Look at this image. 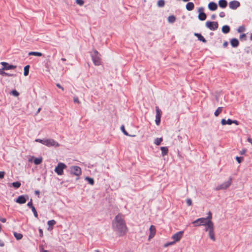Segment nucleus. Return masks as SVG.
<instances>
[{"label":"nucleus","instance_id":"nucleus-15","mask_svg":"<svg viewBox=\"0 0 252 252\" xmlns=\"http://www.w3.org/2000/svg\"><path fill=\"white\" fill-rule=\"evenodd\" d=\"M149 230L150 234L149 236V239L150 240L151 238H153L156 234V229L155 226L152 225L150 227Z\"/></svg>","mask_w":252,"mask_h":252},{"label":"nucleus","instance_id":"nucleus-44","mask_svg":"<svg viewBox=\"0 0 252 252\" xmlns=\"http://www.w3.org/2000/svg\"><path fill=\"white\" fill-rule=\"evenodd\" d=\"M236 159L237 160V161L240 163L241 162L242 160L243 159V157H236Z\"/></svg>","mask_w":252,"mask_h":252},{"label":"nucleus","instance_id":"nucleus-47","mask_svg":"<svg viewBox=\"0 0 252 252\" xmlns=\"http://www.w3.org/2000/svg\"><path fill=\"white\" fill-rule=\"evenodd\" d=\"M155 122L156 125L158 126L160 123V118H156Z\"/></svg>","mask_w":252,"mask_h":252},{"label":"nucleus","instance_id":"nucleus-49","mask_svg":"<svg viewBox=\"0 0 252 252\" xmlns=\"http://www.w3.org/2000/svg\"><path fill=\"white\" fill-rule=\"evenodd\" d=\"M10 94H19V93L16 90H13L11 92Z\"/></svg>","mask_w":252,"mask_h":252},{"label":"nucleus","instance_id":"nucleus-5","mask_svg":"<svg viewBox=\"0 0 252 252\" xmlns=\"http://www.w3.org/2000/svg\"><path fill=\"white\" fill-rule=\"evenodd\" d=\"M67 167V166L63 162H59L55 167V172L58 175H62L63 174V170Z\"/></svg>","mask_w":252,"mask_h":252},{"label":"nucleus","instance_id":"nucleus-52","mask_svg":"<svg viewBox=\"0 0 252 252\" xmlns=\"http://www.w3.org/2000/svg\"><path fill=\"white\" fill-rule=\"evenodd\" d=\"M246 151H247L246 149H243L242 151H241L240 152V154L242 155H244L246 153Z\"/></svg>","mask_w":252,"mask_h":252},{"label":"nucleus","instance_id":"nucleus-63","mask_svg":"<svg viewBox=\"0 0 252 252\" xmlns=\"http://www.w3.org/2000/svg\"><path fill=\"white\" fill-rule=\"evenodd\" d=\"M57 87H58V88H61V89H62V90H63V88L61 87V86L60 84H57Z\"/></svg>","mask_w":252,"mask_h":252},{"label":"nucleus","instance_id":"nucleus-46","mask_svg":"<svg viewBox=\"0 0 252 252\" xmlns=\"http://www.w3.org/2000/svg\"><path fill=\"white\" fill-rule=\"evenodd\" d=\"M73 101H74V103H80L79 98L77 96L74 97V98H73Z\"/></svg>","mask_w":252,"mask_h":252},{"label":"nucleus","instance_id":"nucleus-37","mask_svg":"<svg viewBox=\"0 0 252 252\" xmlns=\"http://www.w3.org/2000/svg\"><path fill=\"white\" fill-rule=\"evenodd\" d=\"M207 215H208L207 217L206 218H205L207 219V220L208 221H209V220H211V219H212V213H211L210 211H209V212L208 213Z\"/></svg>","mask_w":252,"mask_h":252},{"label":"nucleus","instance_id":"nucleus-3","mask_svg":"<svg viewBox=\"0 0 252 252\" xmlns=\"http://www.w3.org/2000/svg\"><path fill=\"white\" fill-rule=\"evenodd\" d=\"M91 57L94 64L96 66H98L101 64V59L100 54L95 50H93L91 53Z\"/></svg>","mask_w":252,"mask_h":252},{"label":"nucleus","instance_id":"nucleus-34","mask_svg":"<svg viewBox=\"0 0 252 252\" xmlns=\"http://www.w3.org/2000/svg\"><path fill=\"white\" fill-rule=\"evenodd\" d=\"M29 65H26V66H25L24 72V75L25 76H27L28 75L29 72Z\"/></svg>","mask_w":252,"mask_h":252},{"label":"nucleus","instance_id":"nucleus-4","mask_svg":"<svg viewBox=\"0 0 252 252\" xmlns=\"http://www.w3.org/2000/svg\"><path fill=\"white\" fill-rule=\"evenodd\" d=\"M232 181V177H230L229 178L227 182H224V183L220 184V185L217 186L215 188V190H219L227 189L231 185Z\"/></svg>","mask_w":252,"mask_h":252},{"label":"nucleus","instance_id":"nucleus-39","mask_svg":"<svg viewBox=\"0 0 252 252\" xmlns=\"http://www.w3.org/2000/svg\"><path fill=\"white\" fill-rule=\"evenodd\" d=\"M0 74L2 75V76H11V74H9L6 73V72H5L2 69L0 70Z\"/></svg>","mask_w":252,"mask_h":252},{"label":"nucleus","instance_id":"nucleus-45","mask_svg":"<svg viewBox=\"0 0 252 252\" xmlns=\"http://www.w3.org/2000/svg\"><path fill=\"white\" fill-rule=\"evenodd\" d=\"M187 204L188 206H191L192 205V201L190 198H188L187 200Z\"/></svg>","mask_w":252,"mask_h":252},{"label":"nucleus","instance_id":"nucleus-62","mask_svg":"<svg viewBox=\"0 0 252 252\" xmlns=\"http://www.w3.org/2000/svg\"><path fill=\"white\" fill-rule=\"evenodd\" d=\"M211 18L212 19H215L216 18V15H212L211 16Z\"/></svg>","mask_w":252,"mask_h":252},{"label":"nucleus","instance_id":"nucleus-21","mask_svg":"<svg viewBox=\"0 0 252 252\" xmlns=\"http://www.w3.org/2000/svg\"><path fill=\"white\" fill-rule=\"evenodd\" d=\"M219 5L221 8H225L227 6V1L226 0H220Z\"/></svg>","mask_w":252,"mask_h":252},{"label":"nucleus","instance_id":"nucleus-59","mask_svg":"<svg viewBox=\"0 0 252 252\" xmlns=\"http://www.w3.org/2000/svg\"><path fill=\"white\" fill-rule=\"evenodd\" d=\"M227 45H228V42L227 41L224 42L223 44V46L224 47H226L227 46Z\"/></svg>","mask_w":252,"mask_h":252},{"label":"nucleus","instance_id":"nucleus-40","mask_svg":"<svg viewBox=\"0 0 252 252\" xmlns=\"http://www.w3.org/2000/svg\"><path fill=\"white\" fill-rule=\"evenodd\" d=\"M121 129L122 130V131H123V132L124 133V134L125 135H127V136L129 135L128 134V133H127V132L125 130L124 126H121Z\"/></svg>","mask_w":252,"mask_h":252},{"label":"nucleus","instance_id":"nucleus-18","mask_svg":"<svg viewBox=\"0 0 252 252\" xmlns=\"http://www.w3.org/2000/svg\"><path fill=\"white\" fill-rule=\"evenodd\" d=\"M239 44V42L238 40L236 38H232L230 40V44L233 47H237L238 46Z\"/></svg>","mask_w":252,"mask_h":252},{"label":"nucleus","instance_id":"nucleus-31","mask_svg":"<svg viewBox=\"0 0 252 252\" xmlns=\"http://www.w3.org/2000/svg\"><path fill=\"white\" fill-rule=\"evenodd\" d=\"M157 5L159 7H163L165 5V1L164 0H159L158 1Z\"/></svg>","mask_w":252,"mask_h":252},{"label":"nucleus","instance_id":"nucleus-35","mask_svg":"<svg viewBox=\"0 0 252 252\" xmlns=\"http://www.w3.org/2000/svg\"><path fill=\"white\" fill-rule=\"evenodd\" d=\"M56 221L54 220H49L47 222V224L49 225V226H52L54 225H55L56 224Z\"/></svg>","mask_w":252,"mask_h":252},{"label":"nucleus","instance_id":"nucleus-27","mask_svg":"<svg viewBox=\"0 0 252 252\" xmlns=\"http://www.w3.org/2000/svg\"><path fill=\"white\" fill-rule=\"evenodd\" d=\"M14 236L17 240H20L23 238V235L21 233L14 232Z\"/></svg>","mask_w":252,"mask_h":252},{"label":"nucleus","instance_id":"nucleus-25","mask_svg":"<svg viewBox=\"0 0 252 252\" xmlns=\"http://www.w3.org/2000/svg\"><path fill=\"white\" fill-rule=\"evenodd\" d=\"M29 55L41 57V56H42V54L41 53L38 52H30L29 53Z\"/></svg>","mask_w":252,"mask_h":252},{"label":"nucleus","instance_id":"nucleus-24","mask_svg":"<svg viewBox=\"0 0 252 252\" xmlns=\"http://www.w3.org/2000/svg\"><path fill=\"white\" fill-rule=\"evenodd\" d=\"M230 31V28L228 26L225 25L223 26L222 28V32L224 33H227Z\"/></svg>","mask_w":252,"mask_h":252},{"label":"nucleus","instance_id":"nucleus-61","mask_svg":"<svg viewBox=\"0 0 252 252\" xmlns=\"http://www.w3.org/2000/svg\"><path fill=\"white\" fill-rule=\"evenodd\" d=\"M40 110H41V108H39L38 109L35 115H37V114H38L40 112Z\"/></svg>","mask_w":252,"mask_h":252},{"label":"nucleus","instance_id":"nucleus-32","mask_svg":"<svg viewBox=\"0 0 252 252\" xmlns=\"http://www.w3.org/2000/svg\"><path fill=\"white\" fill-rule=\"evenodd\" d=\"M162 141V138H157L155 140L154 143L157 145H159Z\"/></svg>","mask_w":252,"mask_h":252},{"label":"nucleus","instance_id":"nucleus-38","mask_svg":"<svg viewBox=\"0 0 252 252\" xmlns=\"http://www.w3.org/2000/svg\"><path fill=\"white\" fill-rule=\"evenodd\" d=\"M75 1L76 3L80 6H82L85 3L84 0H76Z\"/></svg>","mask_w":252,"mask_h":252},{"label":"nucleus","instance_id":"nucleus-13","mask_svg":"<svg viewBox=\"0 0 252 252\" xmlns=\"http://www.w3.org/2000/svg\"><path fill=\"white\" fill-rule=\"evenodd\" d=\"M0 63L3 66L2 70L13 69L16 68L15 65H10L6 62H1Z\"/></svg>","mask_w":252,"mask_h":252},{"label":"nucleus","instance_id":"nucleus-42","mask_svg":"<svg viewBox=\"0 0 252 252\" xmlns=\"http://www.w3.org/2000/svg\"><path fill=\"white\" fill-rule=\"evenodd\" d=\"M27 206L32 209V207H34L33 206V204H32V199H31V200L27 204Z\"/></svg>","mask_w":252,"mask_h":252},{"label":"nucleus","instance_id":"nucleus-7","mask_svg":"<svg viewBox=\"0 0 252 252\" xmlns=\"http://www.w3.org/2000/svg\"><path fill=\"white\" fill-rule=\"evenodd\" d=\"M44 145L49 147H58L60 146L59 143L53 139H45Z\"/></svg>","mask_w":252,"mask_h":252},{"label":"nucleus","instance_id":"nucleus-23","mask_svg":"<svg viewBox=\"0 0 252 252\" xmlns=\"http://www.w3.org/2000/svg\"><path fill=\"white\" fill-rule=\"evenodd\" d=\"M160 150L161 151V154L163 156L167 155L168 153V149L166 147H161Z\"/></svg>","mask_w":252,"mask_h":252},{"label":"nucleus","instance_id":"nucleus-60","mask_svg":"<svg viewBox=\"0 0 252 252\" xmlns=\"http://www.w3.org/2000/svg\"><path fill=\"white\" fill-rule=\"evenodd\" d=\"M245 36H246L245 34H242L240 36V38L242 39V38H244Z\"/></svg>","mask_w":252,"mask_h":252},{"label":"nucleus","instance_id":"nucleus-20","mask_svg":"<svg viewBox=\"0 0 252 252\" xmlns=\"http://www.w3.org/2000/svg\"><path fill=\"white\" fill-rule=\"evenodd\" d=\"M194 34L195 36L197 37L199 41H202L204 43H206L207 42L206 40L200 33H194Z\"/></svg>","mask_w":252,"mask_h":252},{"label":"nucleus","instance_id":"nucleus-50","mask_svg":"<svg viewBox=\"0 0 252 252\" xmlns=\"http://www.w3.org/2000/svg\"><path fill=\"white\" fill-rule=\"evenodd\" d=\"M40 252H48L47 251L44 250L42 246H39Z\"/></svg>","mask_w":252,"mask_h":252},{"label":"nucleus","instance_id":"nucleus-54","mask_svg":"<svg viewBox=\"0 0 252 252\" xmlns=\"http://www.w3.org/2000/svg\"><path fill=\"white\" fill-rule=\"evenodd\" d=\"M192 224L194 225V226H199V222H195V220L192 221Z\"/></svg>","mask_w":252,"mask_h":252},{"label":"nucleus","instance_id":"nucleus-14","mask_svg":"<svg viewBox=\"0 0 252 252\" xmlns=\"http://www.w3.org/2000/svg\"><path fill=\"white\" fill-rule=\"evenodd\" d=\"M240 5V2L237 0H232L229 3V7L232 9H236Z\"/></svg>","mask_w":252,"mask_h":252},{"label":"nucleus","instance_id":"nucleus-22","mask_svg":"<svg viewBox=\"0 0 252 252\" xmlns=\"http://www.w3.org/2000/svg\"><path fill=\"white\" fill-rule=\"evenodd\" d=\"M155 109L156 112V118H161L162 114L161 111L159 109V108L158 106L156 107Z\"/></svg>","mask_w":252,"mask_h":252},{"label":"nucleus","instance_id":"nucleus-17","mask_svg":"<svg viewBox=\"0 0 252 252\" xmlns=\"http://www.w3.org/2000/svg\"><path fill=\"white\" fill-rule=\"evenodd\" d=\"M208 8L211 11H215L218 8V5L216 3L214 2H210L208 4Z\"/></svg>","mask_w":252,"mask_h":252},{"label":"nucleus","instance_id":"nucleus-36","mask_svg":"<svg viewBox=\"0 0 252 252\" xmlns=\"http://www.w3.org/2000/svg\"><path fill=\"white\" fill-rule=\"evenodd\" d=\"M245 28L244 26H240L238 29H237V32H243L245 31Z\"/></svg>","mask_w":252,"mask_h":252},{"label":"nucleus","instance_id":"nucleus-6","mask_svg":"<svg viewBox=\"0 0 252 252\" xmlns=\"http://www.w3.org/2000/svg\"><path fill=\"white\" fill-rule=\"evenodd\" d=\"M70 173L71 175L79 177L82 173V170L78 166H72L70 167Z\"/></svg>","mask_w":252,"mask_h":252},{"label":"nucleus","instance_id":"nucleus-55","mask_svg":"<svg viewBox=\"0 0 252 252\" xmlns=\"http://www.w3.org/2000/svg\"><path fill=\"white\" fill-rule=\"evenodd\" d=\"M39 232L40 236L42 237L43 236V230L40 228L39 229Z\"/></svg>","mask_w":252,"mask_h":252},{"label":"nucleus","instance_id":"nucleus-11","mask_svg":"<svg viewBox=\"0 0 252 252\" xmlns=\"http://www.w3.org/2000/svg\"><path fill=\"white\" fill-rule=\"evenodd\" d=\"M28 199L29 196L28 195H22L18 196L15 201L16 203L21 204L25 203Z\"/></svg>","mask_w":252,"mask_h":252},{"label":"nucleus","instance_id":"nucleus-64","mask_svg":"<svg viewBox=\"0 0 252 252\" xmlns=\"http://www.w3.org/2000/svg\"><path fill=\"white\" fill-rule=\"evenodd\" d=\"M39 190H35V194H39Z\"/></svg>","mask_w":252,"mask_h":252},{"label":"nucleus","instance_id":"nucleus-29","mask_svg":"<svg viewBox=\"0 0 252 252\" xmlns=\"http://www.w3.org/2000/svg\"><path fill=\"white\" fill-rule=\"evenodd\" d=\"M42 161V158H35L34 160V163L35 165H38L40 164Z\"/></svg>","mask_w":252,"mask_h":252},{"label":"nucleus","instance_id":"nucleus-48","mask_svg":"<svg viewBox=\"0 0 252 252\" xmlns=\"http://www.w3.org/2000/svg\"><path fill=\"white\" fill-rule=\"evenodd\" d=\"M175 243V242H169V243H166L165 245H164V247H167L169 246H170V245H172L173 244H174Z\"/></svg>","mask_w":252,"mask_h":252},{"label":"nucleus","instance_id":"nucleus-10","mask_svg":"<svg viewBox=\"0 0 252 252\" xmlns=\"http://www.w3.org/2000/svg\"><path fill=\"white\" fill-rule=\"evenodd\" d=\"M198 19L201 21H204L206 19L207 16L204 12V8L203 7H199L198 9Z\"/></svg>","mask_w":252,"mask_h":252},{"label":"nucleus","instance_id":"nucleus-16","mask_svg":"<svg viewBox=\"0 0 252 252\" xmlns=\"http://www.w3.org/2000/svg\"><path fill=\"white\" fill-rule=\"evenodd\" d=\"M208 221L205 218H201L195 220V222H199V226L205 225Z\"/></svg>","mask_w":252,"mask_h":252},{"label":"nucleus","instance_id":"nucleus-1","mask_svg":"<svg viewBox=\"0 0 252 252\" xmlns=\"http://www.w3.org/2000/svg\"><path fill=\"white\" fill-rule=\"evenodd\" d=\"M112 226L119 236L125 235L127 232V227L125 222L124 216L121 214L117 215L113 220Z\"/></svg>","mask_w":252,"mask_h":252},{"label":"nucleus","instance_id":"nucleus-28","mask_svg":"<svg viewBox=\"0 0 252 252\" xmlns=\"http://www.w3.org/2000/svg\"><path fill=\"white\" fill-rule=\"evenodd\" d=\"M222 110V107H220L217 108V109L215 111L214 115L216 117H217L219 115V114L221 112Z\"/></svg>","mask_w":252,"mask_h":252},{"label":"nucleus","instance_id":"nucleus-41","mask_svg":"<svg viewBox=\"0 0 252 252\" xmlns=\"http://www.w3.org/2000/svg\"><path fill=\"white\" fill-rule=\"evenodd\" d=\"M31 209H32V212L33 213L34 216L35 218H37L38 217V214H37V212L35 207H32V208Z\"/></svg>","mask_w":252,"mask_h":252},{"label":"nucleus","instance_id":"nucleus-8","mask_svg":"<svg viewBox=\"0 0 252 252\" xmlns=\"http://www.w3.org/2000/svg\"><path fill=\"white\" fill-rule=\"evenodd\" d=\"M205 25L208 29L211 31L216 30L219 27L218 23L217 22H211L209 21L206 22Z\"/></svg>","mask_w":252,"mask_h":252},{"label":"nucleus","instance_id":"nucleus-51","mask_svg":"<svg viewBox=\"0 0 252 252\" xmlns=\"http://www.w3.org/2000/svg\"><path fill=\"white\" fill-rule=\"evenodd\" d=\"M4 171H0V179H2L4 177Z\"/></svg>","mask_w":252,"mask_h":252},{"label":"nucleus","instance_id":"nucleus-43","mask_svg":"<svg viewBox=\"0 0 252 252\" xmlns=\"http://www.w3.org/2000/svg\"><path fill=\"white\" fill-rule=\"evenodd\" d=\"M35 142H39L43 145H44V142H45V139H36L35 140Z\"/></svg>","mask_w":252,"mask_h":252},{"label":"nucleus","instance_id":"nucleus-19","mask_svg":"<svg viewBox=\"0 0 252 252\" xmlns=\"http://www.w3.org/2000/svg\"><path fill=\"white\" fill-rule=\"evenodd\" d=\"M194 5L192 2H189L186 6V8L188 11H191L194 9Z\"/></svg>","mask_w":252,"mask_h":252},{"label":"nucleus","instance_id":"nucleus-33","mask_svg":"<svg viewBox=\"0 0 252 252\" xmlns=\"http://www.w3.org/2000/svg\"><path fill=\"white\" fill-rule=\"evenodd\" d=\"M21 183L19 182H15L12 183V186L16 189L19 188L21 186Z\"/></svg>","mask_w":252,"mask_h":252},{"label":"nucleus","instance_id":"nucleus-2","mask_svg":"<svg viewBox=\"0 0 252 252\" xmlns=\"http://www.w3.org/2000/svg\"><path fill=\"white\" fill-rule=\"evenodd\" d=\"M205 231L208 232V234L210 238L213 241H216L214 231V225L212 220H209L207 223L204 225Z\"/></svg>","mask_w":252,"mask_h":252},{"label":"nucleus","instance_id":"nucleus-57","mask_svg":"<svg viewBox=\"0 0 252 252\" xmlns=\"http://www.w3.org/2000/svg\"><path fill=\"white\" fill-rule=\"evenodd\" d=\"M224 15H225V14H224V12H220V17H223L224 16Z\"/></svg>","mask_w":252,"mask_h":252},{"label":"nucleus","instance_id":"nucleus-53","mask_svg":"<svg viewBox=\"0 0 252 252\" xmlns=\"http://www.w3.org/2000/svg\"><path fill=\"white\" fill-rule=\"evenodd\" d=\"M0 221L3 223H4L6 222V220L5 218H2L0 217Z\"/></svg>","mask_w":252,"mask_h":252},{"label":"nucleus","instance_id":"nucleus-58","mask_svg":"<svg viewBox=\"0 0 252 252\" xmlns=\"http://www.w3.org/2000/svg\"><path fill=\"white\" fill-rule=\"evenodd\" d=\"M247 141L250 142L251 144L252 143V139L250 137H249L247 139Z\"/></svg>","mask_w":252,"mask_h":252},{"label":"nucleus","instance_id":"nucleus-30","mask_svg":"<svg viewBox=\"0 0 252 252\" xmlns=\"http://www.w3.org/2000/svg\"><path fill=\"white\" fill-rule=\"evenodd\" d=\"M85 180L87 181L91 185H93L94 183V179L89 177H86L85 178Z\"/></svg>","mask_w":252,"mask_h":252},{"label":"nucleus","instance_id":"nucleus-26","mask_svg":"<svg viewBox=\"0 0 252 252\" xmlns=\"http://www.w3.org/2000/svg\"><path fill=\"white\" fill-rule=\"evenodd\" d=\"M168 22L170 23H173L176 21V17L174 15H170L168 17Z\"/></svg>","mask_w":252,"mask_h":252},{"label":"nucleus","instance_id":"nucleus-9","mask_svg":"<svg viewBox=\"0 0 252 252\" xmlns=\"http://www.w3.org/2000/svg\"><path fill=\"white\" fill-rule=\"evenodd\" d=\"M232 124H234L236 125H239V123L237 120H232L230 119H228L227 120H226L224 119H222L221 120V124L222 125H225L226 124L230 125Z\"/></svg>","mask_w":252,"mask_h":252},{"label":"nucleus","instance_id":"nucleus-56","mask_svg":"<svg viewBox=\"0 0 252 252\" xmlns=\"http://www.w3.org/2000/svg\"><path fill=\"white\" fill-rule=\"evenodd\" d=\"M4 246V244L2 240H0V246L3 247Z\"/></svg>","mask_w":252,"mask_h":252},{"label":"nucleus","instance_id":"nucleus-12","mask_svg":"<svg viewBox=\"0 0 252 252\" xmlns=\"http://www.w3.org/2000/svg\"><path fill=\"white\" fill-rule=\"evenodd\" d=\"M183 231H182L174 234L172 237V238L174 240V242L175 243L176 242L179 241L183 237Z\"/></svg>","mask_w":252,"mask_h":252}]
</instances>
